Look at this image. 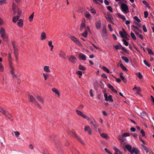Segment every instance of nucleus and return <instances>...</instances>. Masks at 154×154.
Wrapping results in <instances>:
<instances>
[{
	"label": "nucleus",
	"instance_id": "nucleus-1",
	"mask_svg": "<svg viewBox=\"0 0 154 154\" xmlns=\"http://www.w3.org/2000/svg\"><path fill=\"white\" fill-rule=\"evenodd\" d=\"M121 9L122 12L125 14L129 12L128 5L125 3H122L121 6Z\"/></svg>",
	"mask_w": 154,
	"mask_h": 154
},
{
	"label": "nucleus",
	"instance_id": "nucleus-2",
	"mask_svg": "<svg viewBox=\"0 0 154 154\" xmlns=\"http://www.w3.org/2000/svg\"><path fill=\"white\" fill-rule=\"evenodd\" d=\"M123 32H122L121 31L119 32V34L121 35L122 38H125L127 40H129V36L127 34L124 29H123Z\"/></svg>",
	"mask_w": 154,
	"mask_h": 154
},
{
	"label": "nucleus",
	"instance_id": "nucleus-3",
	"mask_svg": "<svg viewBox=\"0 0 154 154\" xmlns=\"http://www.w3.org/2000/svg\"><path fill=\"white\" fill-rule=\"evenodd\" d=\"M29 97L31 101L34 103L35 105L38 106V107L40 109H41V107L39 105L38 103L36 101L35 98L32 95H29Z\"/></svg>",
	"mask_w": 154,
	"mask_h": 154
},
{
	"label": "nucleus",
	"instance_id": "nucleus-4",
	"mask_svg": "<svg viewBox=\"0 0 154 154\" xmlns=\"http://www.w3.org/2000/svg\"><path fill=\"white\" fill-rule=\"evenodd\" d=\"M76 113L78 115H79L81 117H82L84 118L85 119H86L88 121H90L91 120L89 118V117L85 115L82 112L78 110H76Z\"/></svg>",
	"mask_w": 154,
	"mask_h": 154
},
{
	"label": "nucleus",
	"instance_id": "nucleus-5",
	"mask_svg": "<svg viewBox=\"0 0 154 154\" xmlns=\"http://www.w3.org/2000/svg\"><path fill=\"white\" fill-rule=\"evenodd\" d=\"M12 45L14 48V53L15 56H18V50L17 48V46L15 45L14 42H12Z\"/></svg>",
	"mask_w": 154,
	"mask_h": 154
},
{
	"label": "nucleus",
	"instance_id": "nucleus-6",
	"mask_svg": "<svg viewBox=\"0 0 154 154\" xmlns=\"http://www.w3.org/2000/svg\"><path fill=\"white\" fill-rule=\"evenodd\" d=\"M118 44H119V45H116L115 47V48L116 49L118 50L119 49H121L123 51H124L126 53L128 52L127 50L125 48L123 47L120 43H119Z\"/></svg>",
	"mask_w": 154,
	"mask_h": 154
},
{
	"label": "nucleus",
	"instance_id": "nucleus-7",
	"mask_svg": "<svg viewBox=\"0 0 154 154\" xmlns=\"http://www.w3.org/2000/svg\"><path fill=\"white\" fill-rule=\"evenodd\" d=\"M69 61L72 63H75L76 62V58L74 56L71 55L69 59Z\"/></svg>",
	"mask_w": 154,
	"mask_h": 154
},
{
	"label": "nucleus",
	"instance_id": "nucleus-8",
	"mask_svg": "<svg viewBox=\"0 0 154 154\" xmlns=\"http://www.w3.org/2000/svg\"><path fill=\"white\" fill-rule=\"evenodd\" d=\"M70 38L78 45L79 46L81 45V43L79 42V40L75 37L73 36H71L70 37Z\"/></svg>",
	"mask_w": 154,
	"mask_h": 154
},
{
	"label": "nucleus",
	"instance_id": "nucleus-9",
	"mask_svg": "<svg viewBox=\"0 0 154 154\" xmlns=\"http://www.w3.org/2000/svg\"><path fill=\"white\" fill-rule=\"evenodd\" d=\"M131 151V154L135 153V154H138L139 153V151L136 148L133 147Z\"/></svg>",
	"mask_w": 154,
	"mask_h": 154
},
{
	"label": "nucleus",
	"instance_id": "nucleus-10",
	"mask_svg": "<svg viewBox=\"0 0 154 154\" xmlns=\"http://www.w3.org/2000/svg\"><path fill=\"white\" fill-rule=\"evenodd\" d=\"M101 23L100 20L97 21L95 23V26L97 29H99L101 27Z\"/></svg>",
	"mask_w": 154,
	"mask_h": 154
},
{
	"label": "nucleus",
	"instance_id": "nucleus-11",
	"mask_svg": "<svg viewBox=\"0 0 154 154\" xmlns=\"http://www.w3.org/2000/svg\"><path fill=\"white\" fill-rule=\"evenodd\" d=\"M12 8L14 12L13 14L14 15L15 14L16 12L17 11V7L16 6L15 4L14 3H13V4Z\"/></svg>",
	"mask_w": 154,
	"mask_h": 154
},
{
	"label": "nucleus",
	"instance_id": "nucleus-12",
	"mask_svg": "<svg viewBox=\"0 0 154 154\" xmlns=\"http://www.w3.org/2000/svg\"><path fill=\"white\" fill-rule=\"evenodd\" d=\"M79 58L81 59L85 60H86V57L85 55L82 53H80L79 55Z\"/></svg>",
	"mask_w": 154,
	"mask_h": 154
},
{
	"label": "nucleus",
	"instance_id": "nucleus-13",
	"mask_svg": "<svg viewBox=\"0 0 154 154\" xmlns=\"http://www.w3.org/2000/svg\"><path fill=\"white\" fill-rule=\"evenodd\" d=\"M85 131H88L89 134H92L91 130L89 127L85 126Z\"/></svg>",
	"mask_w": 154,
	"mask_h": 154
},
{
	"label": "nucleus",
	"instance_id": "nucleus-14",
	"mask_svg": "<svg viewBox=\"0 0 154 154\" xmlns=\"http://www.w3.org/2000/svg\"><path fill=\"white\" fill-rule=\"evenodd\" d=\"M123 135L122 136L119 135L118 137V138L120 140L121 142H123L125 140V139L124 138Z\"/></svg>",
	"mask_w": 154,
	"mask_h": 154
},
{
	"label": "nucleus",
	"instance_id": "nucleus-15",
	"mask_svg": "<svg viewBox=\"0 0 154 154\" xmlns=\"http://www.w3.org/2000/svg\"><path fill=\"white\" fill-rule=\"evenodd\" d=\"M125 148H126L131 153L132 151V146L130 145L127 144L125 145Z\"/></svg>",
	"mask_w": 154,
	"mask_h": 154
},
{
	"label": "nucleus",
	"instance_id": "nucleus-16",
	"mask_svg": "<svg viewBox=\"0 0 154 154\" xmlns=\"http://www.w3.org/2000/svg\"><path fill=\"white\" fill-rule=\"evenodd\" d=\"M36 98L40 102H41L43 104L44 103V101L43 98L42 97H40V96L38 95Z\"/></svg>",
	"mask_w": 154,
	"mask_h": 154
},
{
	"label": "nucleus",
	"instance_id": "nucleus-17",
	"mask_svg": "<svg viewBox=\"0 0 154 154\" xmlns=\"http://www.w3.org/2000/svg\"><path fill=\"white\" fill-rule=\"evenodd\" d=\"M1 36L2 38L5 41L8 40V37L7 34L5 33L1 35Z\"/></svg>",
	"mask_w": 154,
	"mask_h": 154
},
{
	"label": "nucleus",
	"instance_id": "nucleus-18",
	"mask_svg": "<svg viewBox=\"0 0 154 154\" xmlns=\"http://www.w3.org/2000/svg\"><path fill=\"white\" fill-rule=\"evenodd\" d=\"M134 32L136 35L138 36L139 38H140L141 39H143V37L142 35L140 34L139 33L136 31L133 30Z\"/></svg>",
	"mask_w": 154,
	"mask_h": 154
},
{
	"label": "nucleus",
	"instance_id": "nucleus-19",
	"mask_svg": "<svg viewBox=\"0 0 154 154\" xmlns=\"http://www.w3.org/2000/svg\"><path fill=\"white\" fill-rule=\"evenodd\" d=\"M44 70L45 71L47 72H51V71L49 69V66H44Z\"/></svg>",
	"mask_w": 154,
	"mask_h": 154
},
{
	"label": "nucleus",
	"instance_id": "nucleus-20",
	"mask_svg": "<svg viewBox=\"0 0 154 154\" xmlns=\"http://www.w3.org/2000/svg\"><path fill=\"white\" fill-rule=\"evenodd\" d=\"M114 149L116 152L115 154H122V153L120 151V150L117 148L114 147Z\"/></svg>",
	"mask_w": 154,
	"mask_h": 154
},
{
	"label": "nucleus",
	"instance_id": "nucleus-21",
	"mask_svg": "<svg viewBox=\"0 0 154 154\" xmlns=\"http://www.w3.org/2000/svg\"><path fill=\"white\" fill-rule=\"evenodd\" d=\"M106 19L109 21H110L112 19H113V17L111 14H109L106 17Z\"/></svg>",
	"mask_w": 154,
	"mask_h": 154
},
{
	"label": "nucleus",
	"instance_id": "nucleus-22",
	"mask_svg": "<svg viewBox=\"0 0 154 154\" xmlns=\"http://www.w3.org/2000/svg\"><path fill=\"white\" fill-rule=\"evenodd\" d=\"M46 38V34L45 32H42L41 35V40H42L45 39Z\"/></svg>",
	"mask_w": 154,
	"mask_h": 154
},
{
	"label": "nucleus",
	"instance_id": "nucleus-23",
	"mask_svg": "<svg viewBox=\"0 0 154 154\" xmlns=\"http://www.w3.org/2000/svg\"><path fill=\"white\" fill-rule=\"evenodd\" d=\"M117 15L118 17H119L121 18V19L123 20H126V18L123 15L119 13H117Z\"/></svg>",
	"mask_w": 154,
	"mask_h": 154
},
{
	"label": "nucleus",
	"instance_id": "nucleus-24",
	"mask_svg": "<svg viewBox=\"0 0 154 154\" xmlns=\"http://www.w3.org/2000/svg\"><path fill=\"white\" fill-rule=\"evenodd\" d=\"M59 57L63 58H65L66 54H65L63 51H61L59 54Z\"/></svg>",
	"mask_w": 154,
	"mask_h": 154
},
{
	"label": "nucleus",
	"instance_id": "nucleus-25",
	"mask_svg": "<svg viewBox=\"0 0 154 154\" xmlns=\"http://www.w3.org/2000/svg\"><path fill=\"white\" fill-rule=\"evenodd\" d=\"M85 28V23L83 22H82L80 26V30L81 31H82Z\"/></svg>",
	"mask_w": 154,
	"mask_h": 154
},
{
	"label": "nucleus",
	"instance_id": "nucleus-26",
	"mask_svg": "<svg viewBox=\"0 0 154 154\" xmlns=\"http://www.w3.org/2000/svg\"><path fill=\"white\" fill-rule=\"evenodd\" d=\"M19 16H15L13 18V21L14 23L16 22L19 20Z\"/></svg>",
	"mask_w": 154,
	"mask_h": 154
},
{
	"label": "nucleus",
	"instance_id": "nucleus-27",
	"mask_svg": "<svg viewBox=\"0 0 154 154\" xmlns=\"http://www.w3.org/2000/svg\"><path fill=\"white\" fill-rule=\"evenodd\" d=\"M8 114H9V112L8 111H7L5 112V115H4L5 116L6 118H7V119H9L11 121H13V119H11V118L9 117V116L8 115Z\"/></svg>",
	"mask_w": 154,
	"mask_h": 154
},
{
	"label": "nucleus",
	"instance_id": "nucleus-28",
	"mask_svg": "<svg viewBox=\"0 0 154 154\" xmlns=\"http://www.w3.org/2000/svg\"><path fill=\"white\" fill-rule=\"evenodd\" d=\"M75 136L76 137V138L78 139V140L80 142V143L82 145H84L85 144L84 142L76 134H75Z\"/></svg>",
	"mask_w": 154,
	"mask_h": 154
},
{
	"label": "nucleus",
	"instance_id": "nucleus-29",
	"mask_svg": "<svg viewBox=\"0 0 154 154\" xmlns=\"http://www.w3.org/2000/svg\"><path fill=\"white\" fill-rule=\"evenodd\" d=\"M143 3L146 5V7L148 8H150V7L149 6V4L145 1H143L142 2Z\"/></svg>",
	"mask_w": 154,
	"mask_h": 154
},
{
	"label": "nucleus",
	"instance_id": "nucleus-30",
	"mask_svg": "<svg viewBox=\"0 0 154 154\" xmlns=\"http://www.w3.org/2000/svg\"><path fill=\"white\" fill-rule=\"evenodd\" d=\"M121 58L126 63H127L128 62L129 59L127 57L124 56H122Z\"/></svg>",
	"mask_w": 154,
	"mask_h": 154
},
{
	"label": "nucleus",
	"instance_id": "nucleus-31",
	"mask_svg": "<svg viewBox=\"0 0 154 154\" xmlns=\"http://www.w3.org/2000/svg\"><path fill=\"white\" fill-rule=\"evenodd\" d=\"M81 35L85 38L87 37L88 36V33L87 30H85L84 32L82 33V34H81Z\"/></svg>",
	"mask_w": 154,
	"mask_h": 154
},
{
	"label": "nucleus",
	"instance_id": "nucleus-32",
	"mask_svg": "<svg viewBox=\"0 0 154 154\" xmlns=\"http://www.w3.org/2000/svg\"><path fill=\"white\" fill-rule=\"evenodd\" d=\"M120 66L121 67L122 69L124 70V71H127L128 70V69H127V68L125 66H124L123 64L121 63L120 64Z\"/></svg>",
	"mask_w": 154,
	"mask_h": 154
},
{
	"label": "nucleus",
	"instance_id": "nucleus-33",
	"mask_svg": "<svg viewBox=\"0 0 154 154\" xmlns=\"http://www.w3.org/2000/svg\"><path fill=\"white\" fill-rule=\"evenodd\" d=\"M52 91H53L55 93L57 94L58 96H60L59 93L58 92V91H57V90L55 88H52Z\"/></svg>",
	"mask_w": 154,
	"mask_h": 154
},
{
	"label": "nucleus",
	"instance_id": "nucleus-34",
	"mask_svg": "<svg viewBox=\"0 0 154 154\" xmlns=\"http://www.w3.org/2000/svg\"><path fill=\"white\" fill-rule=\"evenodd\" d=\"M7 111L4 110L2 108L0 107V112L2 113L4 115H5V112Z\"/></svg>",
	"mask_w": 154,
	"mask_h": 154
},
{
	"label": "nucleus",
	"instance_id": "nucleus-35",
	"mask_svg": "<svg viewBox=\"0 0 154 154\" xmlns=\"http://www.w3.org/2000/svg\"><path fill=\"white\" fill-rule=\"evenodd\" d=\"M79 69L81 70L85 71L86 70V68L83 66L80 65L79 66Z\"/></svg>",
	"mask_w": 154,
	"mask_h": 154
},
{
	"label": "nucleus",
	"instance_id": "nucleus-36",
	"mask_svg": "<svg viewBox=\"0 0 154 154\" xmlns=\"http://www.w3.org/2000/svg\"><path fill=\"white\" fill-rule=\"evenodd\" d=\"M108 101H110L111 102H113V100L112 98V96L111 95H109L107 97Z\"/></svg>",
	"mask_w": 154,
	"mask_h": 154
},
{
	"label": "nucleus",
	"instance_id": "nucleus-37",
	"mask_svg": "<svg viewBox=\"0 0 154 154\" xmlns=\"http://www.w3.org/2000/svg\"><path fill=\"white\" fill-rule=\"evenodd\" d=\"M131 38L134 40H135L136 39V37L134 34L133 32H131Z\"/></svg>",
	"mask_w": 154,
	"mask_h": 154
},
{
	"label": "nucleus",
	"instance_id": "nucleus-38",
	"mask_svg": "<svg viewBox=\"0 0 154 154\" xmlns=\"http://www.w3.org/2000/svg\"><path fill=\"white\" fill-rule=\"evenodd\" d=\"M0 32L1 35L5 33V30L4 28H2L0 29Z\"/></svg>",
	"mask_w": 154,
	"mask_h": 154
},
{
	"label": "nucleus",
	"instance_id": "nucleus-39",
	"mask_svg": "<svg viewBox=\"0 0 154 154\" xmlns=\"http://www.w3.org/2000/svg\"><path fill=\"white\" fill-rule=\"evenodd\" d=\"M147 51H148L149 54H152V55H153L154 53L151 49H149V48H147Z\"/></svg>",
	"mask_w": 154,
	"mask_h": 154
},
{
	"label": "nucleus",
	"instance_id": "nucleus-40",
	"mask_svg": "<svg viewBox=\"0 0 154 154\" xmlns=\"http://www.w3.org/2000/svg\"><path fill=\"white\" fill-rule=\"evenodd\" d=\"M102 69L103 70H104V71H105L106 72H107V73H109V69L105 66H103L102 67Z\"/></svg>",
	"mask_w": 154,
	"mask_h": 154
},
{
	"label": "nucleus",
	"instance_id": "nucleus-41",
	"mask_svg": "<svg viewBox=\"0 0 154 154\" xmlns=\"http://www.w3.org/2000/svg\"><path fill=\"white\" fill-rule=\"evenodd\" d=\"M34 14V13L33 12L30 15V16L29 17V20L30 22L32 21L33 19Z\"/></svg>",
	"mask_w": 154,
	"mask_h": 154
},
{
	"label": "nucleus",
	"instance_id": "nucleus-42",
	"mask_svg": "<svg viewBox=\"0 0 154 154\" xmlns=\"http://www.w3.org/2000/svg\"><path fill=\"white\" fill-rule=\"evenodd\" d=\"M101 136L103 138L105 139H108V137L107 135L105 134H101Z\"/></svg>",
	"mask_w": 154,
	"mask_h": 154
},
{
	"label": "nucleus",
	"instance_id": "nucleus-43",
	"mask_svg": "<svg viewBox=\"0 0 154 154\" xmlns=\"http://www.w3.org/2000/svg\"><path fill=\"white\" fill-rule=\"evenodd\" d=\"M122 41L123 42L124 44L126 46H127L128 45L129 43L128 42L124 39H122Z\"/></svg>",
	"mask_w": 154,
	"mask_h": 154
},
{
	"label": "nucleus",
	"instance_id": "nucleus-44",
	"mask_svg": "<svg viewBox=\"0 0 154 154\" xmlns=\"http://www.w3.org/2000/svg\"><path fill=\"white\" fill-rule=\"evenodd\" d=\"M137 75L138 77L140 79H141L143 78V76L141 75V73L140 72H138L137 73Z\"/></svg>",
	"mask_w": 154,
	"mask_h": 154
},
{
	"label": "nucleus",
	"instance_id": "nucleus-45",
	"mask_svg": "<svg viewBox=\"0 0 154 154\" xmlns=\"http://www.w3.org/2000/svg\"><path fill=\"white\" fill-rule=\"evenodd\" d=\"M142 146L144 149L146 151L147 153H148L149 152V150L148 148L145 146L143 145H141Z\"/></svg>",
	"mask_w": 154,
	"mask_h": 154
},
{
	"label": "nucleus",
	"instance_id": "nucleus-46",
	"mask_svg": "<svg viewBox=\"0 0 154 154\" xmlns=\"http://www.w3.org/2000/svg\"><path fill=\"white\" fill-rule=\"evenodd\" d=\"M122 80L123 81V82L124 83H126L127 82V80L126 79L125 77L124 76H121V77Z\"/></svg>",
	"mask_w": 154,
	"mask_h": 154
},
{
	"label": "nucleus",
	"instance_id": "nucleus-47",
	"mask_svg": "<svg viewBox=\"0 0 154 154\" xmlns=\"http://www.w3.org/2000/svg\"><path fill=\"white\" fill-rule=\"evenodd\" d=\"M107 8L108 10H109L110 12H113V10L112 7L110 6H108L106 7Z\"/></svg>",
	"mask_w": 154,
	"mask_h": 154
},
{
	"label": "nucleus",
	"instance_id": "nucleus-48",
	"mask_svg": "<svg viewBox=\"0 0 154 154\" xmlns=\"http://www.w3.org/2000/svg\"><path fill=\"white\" fill-rule=\"evenodd\" d=\"M43 75L44 77V79L45 80H46L47 78L48 77V75L47 74H45L44 73L43 74Z\"/></svg>",
	"mask_w": 154,
	"mask_h": 154
},
{
	"label": "nucleus",
	"instance_id": "nucleus-49",
	"mask_svg": "<svg viewBox=\"0 0 154 154\" xmlns=\"http://www.w3.org/2000/svg\"><path fill=\"white\" fill-rule=\"evenodd\" d=\"M23 23H22L21 22H19V21L17 23V25H18L19 27H22L23 26Z\"/></svg>",
	"mask_w": 154,
	"mask_h": 154
},
{
	"label": "nucleus",
	"instance_id": "nucleus-50",
	"mask_svg": "<svg viewBox=\"0 0 154 154\" xmlns=\"http://www.w3.org/2000/svg\"><path fill=\"white\" fill-rule=\"evenodd\" d=\"M143 62L148 67L150 66V65L147 62L146 60H143Z\"/></svg>",
	"mask_w": 154,
	"mask_h": 154
},
{
	"label": "nucleus",
	"instance_id": "nucleus-51",
	"mask_svg": "<svg viewBox=\"0 0 154 154\" xmlns=\"http://www.w3.org/2000/svg\"><path fill=\"white\" fill-rule=\"evenodd\" d=\"M134 18L137 22H140V20L137 16H135L134 17Z\"/></svg>",
	"mask_w": 154,
	"mask_h": 154
},
{
	"label": "nucleus",
	"instance_id": "nucleus-52",
	"mask_svg": "<svg viewBox=\"0 0 154 154\" xmlns=\"http://www.w3.org/2000/svg\"><path fill=\"white\" fill-rule=\"evenodd\" d=\"M85 16L86 18H89L91 16V14L88 13H85Z\"/></svg>",
	"mask_w": 154,
	"mask_h": 154
},
{
	"label": "nucleus",
	"instance_id": "nucleus-53",
	"mask_svg": "<svg viewBox=\"0 0 154 154\" xmlns=\"http://www.w3.org/2000/svg\"><path fill=\"white\" fill-rule=\"evenodd\" d=\"M76 73L78 75H79V76H82V72L80 71H78L76 72Z\"/></svg>",
	"mask_w": 154,
	"mask_h": 154
},
{
	"label": "nucleus",
	"instance_id": "nucleus-54",
	"mask_svg": "<svg viewBox=\"0 0 154 154\" xmlns=\"http://www.w3.org/2000/svg\"><path fill=\"white\" fill-rule=\"evenodd\" d=\"M93 126L94 128V129L96 130L97 129L98 127V125L97 124L96 122L94 124H93Z\"/></svg>",
	"mask_w": 154,
	"mask_h": 154
},
{
	"label": "nucleus",
	"instance_id": "nucleus-55",
	"mask_svg": "<svg viewBox=\"0 0 154 154\" xmlns=\"http://www.w3.org/2000/svg\"><path fill=\"white\" fill-rule=\"evenodd\" d=\"M104 97H105V100L106 101H108V100H107L108 96H107V94L106 93H104Z\"/></svg>",
	"mask_w": 154,
	"mask_h": 154
},
{
	"label": "nucleus",
	"instance_id": "nucleus-56",
	"mask_svg": "<svg viewBox=\"0 0 154 154\" xmlns=\"http://www.w3.org/2000/svg\"><path fill=\"white\" fill-rule=\"evenodd\" d=\"M144 17L146 18L148 17V13L147 11H145L144 13Z\"/></svg>",
	"mask_w": 154,
	"mask_h": 154
},
{
	"label": "nucleus",
	"instance_id": "nucleus-57",
	"mask_svg": "<svg viewBox=\"0 0 154 154\" xmlns=\"http://www.w3.org/2000/svg\"><path fill=\"white\" fill-rule=\"evenodd\" d=\"M143 29L144 32H146L147 31L145 25H143Z\"/></svg>",
	"mask_w": 154,
	"mask_h": 154
},
{
	"label": "nucleus",
	"instance_id": "nucleus-58",
	"mask_svg": "<svg viewBox=\"0 0 154 154\" xmlns=\"http://www.w3.org/2000/svg\"><path fill=\"white\" fill-rule=\"evenodd\" d=\"M105 151L109 154H112L110 151L108 150L107 148H105L104 149Z\"/></svg>",
	"mask_w": 154,
	"mask_h": 154
},
{
	"label": "nucleus",
	"instance_id": "nucleus-59",
	"mask_svg": "<svg viewBox=\"0 0 154 154\" xmlns=\"http://www.w3.org/2000/svg\"><path fill=\"white\" fill-rule=\"evenodd\" d=\"M123 136L127 137L130 135V134L129 133H125L123 134Z\"/></svg>",
	"mask_w": 154,
	"mask_h": 154
},
{
	"label": "nucleus",
	"instance_id": "nucleus-60",
	"mask_svg": "<svg viewBox=\"0 0 154 154\" xmlns=\"http://www.w3.org/2000/svg\"><path fill=\"white\" fill-rule=\"evenodd\" d=\"M52 42L51 41H50L48 42V45L51 48L53 47V46L52 45Z\"/></svg>",
	"mask_w": 154,
	"mask_h": 154
},
{
	"label": "nucleus",
	"instance_id": "nucleus-61",
	"mask_svg": "<svg viewBox=\"0 0 154 154\" xmlns=\"http://www.w3.org/2000/svg\"><path fill=\"white\" fill-rule=\"evenodd\" d=\"M5 0H0V5H3L5 3Z\"/></svg>",
	"mask_w": 154,
	"mask_h": 154
},
{
	"label": "nucleus",
	"instance_id": "nucleus-62",
	"mask_svg": "<svg viewBox=\"0 0 154 154\" xmlns=\"http://www.w3.org/2000/svg\"><path fill=\"white\" fill-rule=\"evenodd\" d=\"M108 27L109 28V30H110V31L111 32H112L113 31V29H112V27H111V25L110 24H109L108 25Z\"/></svg>",
	"mask_w": 154,
	"mask_h": 154
},
{
	"label": "nucleus",
	"instance_id": "nucleus-63",
	"mask_svg": "<svg viewBox=\"0 0 154 154\" xmlns=\"http://www.w3.org/2000/svg\"><path fill=\"white\" fill-rule=\"evenodd\" d=\"M90 95L91 97H93L94 96L93 94V90L92 89H91L90 90Z\"/></svg>",
	"mask_w": 154,
	"mask_h": 154
},
{
	"label": "nucleus",
	"instance_id": "nucleus-64",
	"mask_svg": "<svg viewBox=\"0 0 154 154\" xmlns=\"http://www.w3.org/2000/svg\"><path fill=\"white\" fill-rule=\"evenodd\" d=\"M140 133H141L142 134V136L143 137H144L145 136V133L144 131L143 130H141L140 131Z\"/></svg>",
	"mask_w": 154,
	"mask_h": 154
}]
</instances>
